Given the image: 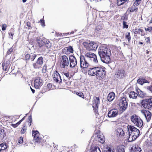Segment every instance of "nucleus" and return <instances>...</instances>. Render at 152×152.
Segmentation results:
<instances>
[{
	"mask_svg": "<svg viewBox=\"0 0 152 152\" xmlns=\"http://www.w3.org/2000/svg\"><path fill=\"white\" fill-rule=\"evenodd\" d=\"M98 54L101 61L103 63L107 64L110 61L111 52L110 49L105 46H100Z\"/></svg>",
	"mask_w": 152,
	"mask_h": 152,
	"instance_id": "1",
	"label": "nucleus"
},
{
	"mask_svg": "<svg viewBox=\"0 0 152 152\" xmlns=\"http://www.w3.org/2000/svg\"><path fill=\"white\" fill-rule=\"evenodd\" d=\"M105 68L102 66L94 67L89 69L88 74L92 76H96L97 78L103 79L105 75Z\"/></svg>",
	"mask_w": 152,
	"mask_h": 152,
	"instance_id": "2",
	"label": "nucleus"
},
{
	"mask_svg": "<svg viewBox=\"0 0 152 152\" xmlns=\"http://www.w3.org/2000/svg\"><path fill=\"white\" fill-rule=\"evenodd\" d=\"M131 121L134 126L141 128L142 126L143 123L140 118L135 114L133 115L130 118Z\"/></svg>",
	"mask_w": 152,
	"mask_h": 152,
	"instance_id": "3",
	"label": "nucleus"
},
{
	"mask_svg": "<svg viewBox=\"0 0 152 152\" xmlns=\"http://www.w3.org/2000/svg\"><path fill=\"white\" fill-rule=\"evenodd\" d=\"M83 45L86 49L88 50L95 51L98 47L97 44L93 42H84Z\"/></svg>",
	"mask_w": 152,
	"mask_h": 152,
	"instance_id": "4",
	"label": "nucleus"
},
{
	"mask_svg": "<svg viewBox=\"0 0 152 152\" xmlns=\"http://www.w3.org/2000/svg\"><path fill=\"white\" fill-rule=\"evenodd\" d=\"M84 57L87 60L93 61L95 63H98L96 55L91 52H88L86 53Z\"/></svg>",
	"mask_w": 152,
	"mask_h": 152,
	"instance_id": "5",
	"label": "nucleus"
},
{
	"mask_svg": "<svg viewBox=\"0 0 152 152\" xmlns=\"http://www.w3.org/2000/svg\"><path fill=\"white\" fill-rule=\"evenodd\" d=\"M119 105L121 110L125 111L128 106V103L126 98L125 97L121 98L119 101Z\"/></svg>",
	"mask_w": 152,
	"mask_h": 152,
	"instance_id": "6",
	"label": "nucleus"
},
{
	"mask_svg": "<svg viewBox=\"0 0 152 152\" xmlns=\"http://www.w3.org/2000/svg\"><path fill=\"white\" fill-rule=\"evenodd\" d=\"M142 105L145 108L150 110L152 107V97L143 101Z\"/></svg>",
	"mask_w": 152,
	"mask_h": 152,
	"instance_id": "7",
	"label": "nucleus"
},
{
	"mask_svg": "<svg viewBox=\"0 0 152 152\" xmlns=\"http://www.w3.org/2000/svg\"><path fill=\"white\" fill-rule=\"evenodd\" d=\"M87 60L83 56L80 57V65L81 68L86 69L89 66L88 63L87 61Z\"/></svg>",
	"mask_w": 152,
	"mask_h": 152,
	"instance_id": "8",
	"label": "nucleus"
},
{
	"mask_svg": "<svg viewBox=\"0 0 152 152\" xmlns=\"http://www.w3.org/2000/svg\"><path fill=\"white\" fill-rule=\"evenodd\" d=\"M128 129L129 132L139 137L140 133V131L134 126L128 125Z\"/></svg>",
	"mask_w": 152,
	"mask_h": 152,
	"instance_id": "9",
	"label": "nucleus"
},
{
	"mask_svg": "<svg viewBox=\"0 0 152 152\" xmlns=\"http://www.w3.org/2000/svg\"><path fill=\"white\" fill-rule=\"evenodd\" d=\"M61 67L63 68L69 65V59L67 56L64 55L61 57Z\"/></svg>",
	"mask_w": 152,
	"mask_h": 152,
	"instance_id": "10",
	"label": "nucleus"
},
{
	"mask_svg": "<svg viewBox=\"0 0 152 152\" xmlns=\"http://www.w3.org/2000/svg\"><path fill=\"white\" fill-rule=\"evenodd\" d=\"M34 87L36 89H39L43 85L42 80L39 77H36L34 81Z\"/></svg>",
	"mask_w": 152,
	"mask_h": 152,
	"instance_id": "11",
	"label": "nucleus"
},
{
	"mask_svg": "<svg viewBox=\"0 0 152 152\" xmlns=\"http://www.w3.org/2000/svg\"><path fill=\"white\" fill-rule=\"evenodd\" d=\"M53 76V80L54 82L57 83H60L62 82L60 75L58 72L56 71L54 72Z\"/></svg>",
	"mask_w": 152,
	"mask_h": 152,
	"instance_id": "12",
	"label": "nucleus"
},
{
	"mask_svg": "<svg viewBox=\"0 0 152 152\" xmlns=\"http://www.w3.org/2000/svg\"><path fill=\"white\" fill-rule=\"evenodd\" d=\"M70 67L72 68H74L77 64V61L76 58L72 55L69 56Z\"/></svg>",
	"mask_w": 152,
	"mask_h": 152,
	"instance_id": "13",
	"label": "nucleus"
},
{
	"mask_svg": "<svg viewBox=\"0 0 152 152\" xmlns=\"http://www.w3.org/2000/svg\"><path fill=\"white\" fill-rule=\"evenodd\" d=\"M141 112L142 115L145 117L147 122L150 121L151 116V114L150 112L145 110H142L141 111Z\"/></svg>",
	"mask_w": 152,
	"mask_h": 152,
	"instance_id": "14",
	"label": "nucleus"
},
{
	"mask_svg": "<svg viewBox=\"0 0 152 152\" xmlns=\"http://www.w3.org/2000/svg\"><path fill=\"white\" fill-rule=\"evenodd\" d=\"M43 62V58L42 57H40L38 59L36 63L33 64L34 67L35 69L39 68L41 67Z\"/></svg>",
	"mask_w": 152,
	"mask_h": 152,
	"instance_id": "15",
	"label": "nucleus"
},
{
	"mask_svg": "<svg viewBox=\"0 0 152 152\" xmlns=\"http://www.w3.org/2000/svg\"><path fill=\"white\" fill-rule=\"evenodd\" d=\"M118 110L115 109L110 110L108 113L107 115L109 118H114L118 115Z\"/></svg>",
	"mask_w": 152,
	"mask_h": 152,
	"instance_id": "16",
	"label": "nucleus"
},
{
	"mask_svg": "<svg viewBox=\"0 0 152 152\" xmlns=\"http://www.w3.org/2000/svg\"><path fill=\"white\" fill-rule=\"evenodd\" d=\"M96 140L102 143H103L105 141V138L103 135L99 134H95L94 136Z\"/></svg>",
	"mask_w": 152,
	"mask_h": 152,
	"instance_id": "17",
	"label": "nucleus"
},
{
	"mask_svg": "<svg viewBox=\"0 0 152 152\" xmlns=\"http://www.w3.org/2000/svg\"><path fill=\"white\" fill-rule=\"evenodd\" d=\"M99 103V98L95 97L93 102V105L92 106L95 112L97 113L98 112V104Z\"/></svg>",
	"mask_w": 152,
	"mask_h": 152,
	"instance_id": "18",
	"label": "nucleus"
},
{
	"mask_svg": "<svg viewBox=\"0 0 152 152\" xmlns=\"http://www.w3.org/2000/svg\"><path fill=\"white\" fill-rule=\"evenodd\" d=\"M125 72L123 70H118L115 73V77L118 79L123 78L125 76Z\"/></svg>",
	"mask_w": 152,
	"mask_h": 152,
	"instance_id": "19",
	"label": "nucleus"
},
{
	"mask_svg": "<svg viewBox=\"0 0 152 152\" xmlns=\"http://www.w3.org/2000/svg\"><path fill=\"white\" fill-rule=\"evenodd\" d=\"M45 40L46 39L37 37V43L36 44L37 46L39 48L42 47L45 44Z\"/></svg>",
	"mask_w": 152,
	"mask_h": 152,
	"instance_id": "20",
	"label": "nucleus"
},
{
	"mask_svg": "<svg viewBox=\"0 0 152 152\" xmlns=\"http://www.w3.org/2000/svg\"><path fill=\"white\" fill-rule=\"evenodd\" d=\"M63 52L66 54H69L70 53H72L73 50L71 46L65 47L62 50Z\"/></svg>",
	"mask_w": 152,
	"mask_h": 152,
	"instance_id": "21",
	"label": "nucleus"
},
{
	"mask_svg": "<svg viewBox=\"0 0 152 152\" xmlns=\"http://www.w3.org/2000/svg\"><path fill=\"white\" fill-rule=\"evenodd\" d=\"M39 133L37 131H33L32 136L34 137V139L37 142H39L40 139V137H39Z\"/></svg>",
	"mask_w": 152,
	"mask_h": 152,
	"instance_id": "22",
	"label": "nucleus"
},
{
	"mask_svg": "<svg viewBox=\"0 0 152 152\" xmlns=\"http://www.w3.org/2000/svg\"><path fill=\"white\" fill-rule=\"evenodd\" d=\"M115 133L119 137H121L124 136L125 133L122 129L118 128L115 131Z\"/></svg>",
	"mask_w": 152,
	"mask_h": 152,
	"instance_id": "23",
	"label": "nucleus"
},
{
	"mask_svg": "<svg viewBox=\"0 0 152 152\" xmlns=\"http://www.w3.org/2000/svg\"><path fill=\"white\" fill-rule=\"evenodd\" d=\"M129 134H128V140L129 142H131L134 140H135L138 137L137 136L134 134H131L129 132Z\"/></svg>",
	"mask_w": 152,
	"mask_h": 152,
	"instance_id": "24",
	"label": "nucleus"
},
{
	"mask_svg": "<svg viewBox=\"0 0 152 152\" xmlns=\"http://www.w3.org/2000/svg\"><path fill=\"white\" fill-rule=\"evenodd\" d=\"M141 148L137 145L133 146L132 148L131 152H141Z\"/></svg>",
	"mask_w": 152,
	"mask_h": 152,
	"instance_id": "25",
	"label": "nucleus"
},
{
	"mask_svg": "<svg viewBox=\"0 0 152 152\" xmlns=\"http://www.w3.org/2000/svg\"><path fill=\"white\" fill-rule=\"evenodd\" d=\"M134 34H139L142 36H143L145 34V33L143 30L141 28L137 29L134 31Z\"/></svg>",
	"mask_w": 152,
	"mask_h": 152,
	"instance_id": "26",
	"label": "nucleus"
},
{
	"mask_svg": "<svg viewBox=\"0 0 152 152\" xmlns=\"http://www.w3.org/2000/svg\"><path fill=\"white\" fill-rule=\"evenodd\" d=\"M137 82L138 83L142 85L144 83H149L148 81L143 78H140L137 80Z\"/></svg>",
	"mask_w": 152,
	"mask_h": 152,
	"instance_id": "27",
	"label": "nucleus"
},
{
	"mask_svg": "<svg viewBox=\"0 0 152 152\" xmlns=\"http://www.w3.org/2000/svg\"><path fill=\"white\" fill-rule=\"evenodd\" d=\"M90 152H101L99 148L96 146H91L90 150Z\"/></svg>",
	"mask_w": 152,
	"mask_h": 152,
	"instance_id": "28",
	"label": "nucleus"
},
{
	"mask_svg": "<svg viewBox=\"0 0 152 152\" xmlns=\"http://www.w3.org/2000/svg\"><path fill=\"white\" fill-rule=\"evenodd\" d=\"M115 94L114 92H112L110 93L107 96V100L110 102L113 101L115 98Z\"/></svg>",
	"mask_w": 152,
	"mask_h": 152,
	"instance_id": "29",
	"label": "nucleus"
},
{
	"mask_svg": "<svg viewBox=\"0 0 152 152\" xmlns=\"http://www.w3.org/2000/svg\"><path fill=\"white\" fill-rule=\"evenodd\" d=\"M7 148L6 143H2L0 145V152H5V150Z\"/></svg>",
	"mask_w": 152,
	"mask_h": 152,
	"instance_id": "30",
	"label": "nucleus"
},
{
	"mask_svg": "<svg viewBox=\"0 0 152 152\" xmlns=\"http://www.w3.org/2000/svg\"><path fill=\"white\" fill-rule=\"evenodd\" d=\"M129 95V97L130 98L133 99H136L138 96V94L133 91L130 92Z\"/></svg>",
	"mask_w": 152,
	"mask_h": 152,
	"instance_id": "31",
	"label": "nucleus"
},
{
	"mask_svg": "<svg viewBox=\"0 0 152 152\" xmlns=\"http://www.w3.org/2000/svg\"><path fill=\"white\" fill-rule=\"evenodd\" d=\"M137 91L138 94V95L141 98H143L146 96L145 93L143 92L139 89H137Z\"/></svg>",
	"mask_w": 152,
	"mask_h": 152,
	"instance_id": "32",
	"label": "nucleus"
},
{
	"mask_svg": "<svg viewBox=\"0 0 152 152\" xmlns=\"http://www.w3.org/2000/svg\"><path fill=\"white\" fill-rule=\"evenodd\" d=\"M45 44L46 47L48 48H50L51 47L52 44L48 40L46 39V40H45Z\"/></svg>",
	"mask_w": 152,
	"mask_h": 152,
	"instance_id": "33",
	"label": "nucleus"
},
{
	"mask_svg": "<svg viewBox=\"0 0 152 152\" xmlns=\"http://www.w3.org/2000/svg\"><path fill=\"white\" fill-rule=\"evenodd\" d=\"M9 61H7L6 62V64L4 63H3L2 64V66L3 70L5 71H7V69L8 67V64Z\"/></svg>",
	"mask_w": 152,
	"mask_h": 152,
	"instance_id": "34",
	"label": "nucleus"
},
{
	"mask_svg": "<svg viewBox=\"0 0 152 152\" xmlns=\"http://www.w3.org/2000/svg\"><path fill=\"white\" fill-rule=\"evenodd\" d=\"M128 1L129 0H117V4L118 6H121Z\"/></svg>",
	"mask_w": 152,
	"mask_h": 152,
	"instance_id": "35",
	"label": "nucleus"
},
{
	"mask_svg": "<svg viewBox=\"0 0 152 152\" xmlns=\"http://www.w3.org/2000/svg\"><path fill=\"white\" fill-rule=\"evenodd\" d=\"M126 38L127 39L129 42H130L131 37L130 36V33L129 32H127L126 34Z\"/></svg>",
	"mask_w": 152,
	"mask_h": 152,
	"instance_id": "36",
	"label": "nucleus"
},
{
	"mask_svg": "<svg viewBox=\"0 0 152 152\" xmlns=\"http://www.w3.org/2000/svg\"><path fill=\"white\" fill-rule=\"evenodd\" d=\"M76 94L78 96L84 99V96L83 93L82 92H76Z\"/></svg>",
	"mask_w": 152,
	"mask_h": 152,
	"instance_id": "37",
	"label": "nucleus"
},
{
	"mask_svg": "<svg viewBox=\"0 0 152 152\" xmlns=\"http://www.w3.org/2000/svg\"><path fill=\"white\" fill-rule=\"evenodd\" d=\"M141 0H135V1L134 4V5L136 6L138 5L140 3Z\"/></svg>",
	"mask_w": 152,
	"mask_h": 152,
	"instance_id": "38",
	"label": "nucleus"
},
{
	"mask_svg": "<svg viewBox=\"0 0 152 152\" xmlns=\"http://www.w3.org/2000/svg\"><path fill=\"white\" fill-rule=\"evenodd\" d=\"M137 10V8L136 7H130L129 8L128 10L131 12H134V11L136 10Z\"/></svg>",
	"mask_w": 152,
	"mask_h": 152,
	"instance_id": "39",
	"label": "nucleus"
},
{
	"mask_svg": "<svg viewBox=\"0 0 152 152\" xmlns=\"http://www.w3.org/2000/svg\"><path fill=\"white\" fill-rule=\"evenodd\" d=\"M117 152H125L124 148L121 147L117 150Z\"/></svg>",
	"mask_w": 152,
	"mask_h": 152,
	"instance_id": "40",
	"label": "nucleus"
},
{
	"mask_svg": "<svg viewBox=\"0 0 152 152\" xmlns=\"http://www.w3.org/2000/svg\"><path fill=\"white\" fill-rule=\"evenodd\" d=\"M37 56L36 55L34 54H31L30 59L32 61H33Z\"/></svg>",
	"mask_w": 152,
	"mask_h": 152,
	"instance_id": "41",
	"label": "nucleus"
},
{
	"mask_svg": "<svg viewBox=\"0 0 152 152\" xmlns=\"http://www.w3.org/2000/svg\"><path fill=\"white\" fill-rule=\"evenodd\" d=\"M126 21H123V28H128V25L127 24H126Z\"/></svg>",
	"mask_w": 152,
	"mask_h": 152,
	"instance_id": "42",
	"label": "nucleus"
},
{
	"mask_svg": "<svg viewBox=\"0 0 152 152\" xmlns=\"http://www.w3.org/2000/svg\"><path fill=\"white\" fill-rule=\"evenodd\" d=\"M128 19V17L126 15H124L121 17V19L123 20L124 21H126Z\"/></svg>",
	"mask_w": 152,
	"mask_h": 152,
	"instance_id": "43",
	"label": "nucleus"
},
{
	"mask_svg": "<svg viewBox=\"0 0 152 152\" xmlns=\"http://www.w3.org/2000/svg\"><path fill=\"white\" fill-rule=\"evenodd\" d=\"M4 131L3 129H1L0 130V137H4Z\"/></svg>",
	"mask_w": 152,
	"mask_h": 152,
	"instance_id": "44",
	"label": "nucleus"
},
{
	"mask_svg": "<svg viewBox=\"0 0 152 152\" xmlns=\"http://www.w3.org/2000/svg\"><path fill=\"white\" fill-rule=\"evenodd\" d=\"M106 150H105L104 152H114L113 150H111V149L108 147L107 148Z\"/></svg>",
	"mask_w": 152,
	"mask_h": 152,
	"instance_id": "45",
	"label": "nucleus"
},
{
	"mask_svg": "<svg viewBox=\"0 0 152 152\" xmlns=\"http://www.w3.org/2000/svg\"><path fill=\"white\" fill-rule=\"evenodd\" d=\"M64 76L66 77V78L69 79V78L70 77H69V72H67L64 73Z\"/></svg>",
	"mask_w": 152,
	"mask_h": 152,
	"instance_id": "46",
	"label": "nucleus"
},
{
	"mask_svg": "<svg viewBox=\"0 0 152 152\" xmlns=\"http://www.w3.org/2000/svg\"><path fill=\"white\" fill-rule=\"evenodd\" d=\"M31 54H27L25 56L26 60H27L31 58Z\"/></svg>",
	"mask_w": 152,
	"mask_h": 152,
	"instance_id": "47",
	"label": "nucleus"
},
{
	"mask_svg": "<svg viewBox=\"0 0 152 152\" xmlns=\"http://www.w3.org/2000/svg\"><path fill=\"white\" fill-rule=\"evenodd\" d=\"M29 119V121H28V122H29V124H28V125H29V126H30L31 125V124L32 121V119L31 118V116H29L28 118Z\"/></svg>",
	"mask_w": 152,
	"mask_h": 152,
	"instance_id": "48",
	"label": "nucleus"
},
{
	"mask_svg": "<svg viewBox=\"0 0 152 152\" xmlns=\"http://www.w3.org/2000/svg\"><path fill=\"white\" fill-rule=\"evenodd\" d=\"M150 37H148L147 38H146L145 39V42L147 43H149L150 44Z\"/></svg>",
	"mask_w": 152,
	"mask_h": 152,
	"instance_id": "49",
	"label": "nucleus"
},
{
	"mask_svg": "<svg viewBox=\"0 0 152 152\" xmlns=\"http://www.w3.org/2000/svg\"><path fill=\"white\" fill-rule=\"evenodd\" d=\"M47 87L48 88V89H47V90L49 91L52 88V85L51 84L49 83L47 85Z\"/></svg>",
	"mask_w": 152,
	"mask_h": 152,
	"instance_id": "50",
	"label": "nucleus"
},
{
	"mask_svg": "<svg viewBox=\"0 0 152 152\" xmlns=\"http://www.w3.org/2000/svg\"><path fill=\"white\" fill-rule=\"evenodd\" d=\"M23 142V138L22 137H20L19 139L18 143L22 144Z\"/></svg>",
	"mask_w": 152,
	"mask_h": 152,
	"instance_id": "51",
	"label": "nucleus"
},
{
	"mask_svg": "<svg viewBox=\"0 0 152 152\" xmlns=\"http://www.w3.org/2000/svg\"><path fill=\"white\" fill-rule=\"evenodd\" d=\"M145 30L146 31H148L149 32H151V26L147 28H145Z\"/></svg>",
	"mask_w": 152,
	"mask_h": 152,
	"instance_id": "52",
	"label": "nucleus"
},
{
	"mask_svg": "<svg viewBox=\"0 0 152 152\" xmlns=\"http://www.w3.org/2000/svg\"><path fill=\"white\" fill-rule=\"evenodd\" d=\"M26 130V128L25 127V126L23 127L22 129L21 130V133L22 134H24L25 133Z\"/></svg>",
	"mask_w": 152,
	"mask_h": 152,
	"instance_id": "53",
	"label": "nucleus"
},
{
	"mask_svg": "<svg viewBox=\"0 0 152 152\" xmlns=\"http://www.w3.org/2000/svg\"><path fill=\"white\" fill-rule=\"evenodd\" d=\"M40 22L41 23V25L42 26H45L44 21V20L41 19L40 20Z\"/></svg>",
	"mask_w": 152,
	"mask_h": 152,
	"instance_id": "54",
	"label": "nucleus"
},
{
	"mask_svg": "<svg viewBox=\"0 0 152 152\" xmlns=\"http://www.w3.org/2000/svg\"><path fill=\"white\" fill-rule=\"evenodd\" d=\"M147 89L152 93V86H150L147 87Z\"/></svg>",
	"mask_w": 152,
	"mask_h": 152,
	"instance_id": "55",
	"label": "nucleus"
},
{
	"mask_svg": "<svg viewBox=\"0 0 152 152\" xmlns=\"http://www.w3.org/2000/svg\"><path fill=\"white\" fill-rule=\"evenodd\" d=\"M25 116L21 120L17 123L18 125L25 119Z\"/></svg>",
	"mask_w": 152,
	"mask_h": 152,
	"instance_id": "56",
	"label": "nucleus"
},
{
	"mask_svg": "<svg viewBox=\"0 0 152 152\" xmlns=\"http://www.w3.org/2000/svg\"><path fill=\"white\" fill-rule=\"evenodd\" d=\"M25 116L21 120L17 123L18 125L25 119Z\"/></svg>",
	"mask_w": 152,
	"mask_h": 152,
	"instance_id": "57",
	"label": "nucleus"
},
{
	"mask_svg": "<svg viewBox=\"0 0 152 152\" xmlns=\"http://www.w3.org/2000/svg\"><path fill=\"white\" fill-rule=\"evenodd\" d=\"M12 48H10L9 49L7 52V53L8 54H10L12 51Z\"/></svg>",
	"mask_w": 152,
	"mask_h": 152,
	"instance_id": "58",
	"label": "nucleus"
},
{
	"mask_svg": "<svg viewBox=\"0 0 152 152\" xmlns=\"http://www.w3.org/2000/svg\"><path fill=\"white\" fill-rule=\"evenodd\" d=\"M6 25H3L2 26V30L3 31H4L6 29Z\"/></svg>",
	"mask_w": 152,
	"mask_h": 152,
	"instance_id": "59",
	"label": "nucleus"
},
{
	"mask_svg": "<svg viewBox=\"0 0 152 152\" xmlns=\"http://www.w3.org/2000/svg\"><path fill=\"white\" fill-rule=\"evenodd\" d=\"M11 125L13 127L15 128L18 126V125L17 124V123H16L15 124H12Z\"/></svg>",
	"mask_w": 152,
	"mask_h": 152,
	"instance_id": "60",
	"label": "nucleus"
},
{
	"mask_svg": "<svg viewBox=\"0 0 152 152\" xmlns=\"http://www.w3.org/2000/svg\"><path fill=\"white\" fill-rule=\"evenodd\" d=\"M9 35H10V38L12 39L13 36V34L12 33H10Z\"/></svg>",
	"mask_w": 152,
	"mask_h": 152,
	"instance_id": "61",
	"label": "nucleus"
},
{
	"mask_svg": "<svg viewBox=\"0 0 152 152\" xmlns=\"http://www.w3.org/2000/svg\"><path fill=\"white\" fill-rule=\"evenodd\" d=\"M30 88H31V89L32 91V93H34V92H35V91L31 87H30Z\"/></svg>",
	"mask_w": 152,
	"mask_h": 152,
	"instance_id": "62",
	"label": "nucleus"
},
{
	"mask_svg": "<svg viewBox=\"0 0 152 152\" xmlns=\"http://www.w3.org/2000/svg\"><path fill=\"white\" fill-rule=\"evenodd\" d=\"M27 26L28 27H30V24L29 23L27 22Z\"/></svg>",
	"mask_w": 152,
	"mask_h": 152,
	"instance_id": "63",
	"label": "nucleus"
},
{
	"mask_svg": "<svg viewBox=\"0 0 152 152\" xmlns=\"http://www.w3.org/2000/svg\"><path fill=\"white\" fill-rule=\"evenodd\" d=\"M26 0H22V1L23 2L25 3L26 1Z\"/></svg>",
	"mask_w": 152,
	"mask_h": 152,
	"instance_id": "64",
	"label": "nucleus"
}]
</instances>
